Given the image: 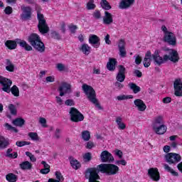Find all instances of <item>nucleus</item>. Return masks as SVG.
Wrapping results in <instances>:
<instances>
[{
  "mask_svg": "<svg viewBox=\"0 0 182 182\" xmlns=\"http://www.w3.org/2000/svg\"><path fill=\"white\" fill-rule=\"evenodd\" d=\"M119 166L112 164H101L97 167L88 168L85 171V177L88 182H100L99 173H104L107 176H114L119 173Z\"/></svg>",
  "mask_w": 182,
  "mask_h": 182,
  "instance_id": "f257e3e1",
  "label": "nucleus"
},
{
  "mask_svg": "<svg viewBox=\"0 0 182 182\" xmlns=\"http://www.w3.org/2000/svg\"><path fill=\"white\" fill-rule=\"evenodd\" d=\"M165 52H168V55H164V57L160 56V50H156L154 54L151 55L154 63L160 66L163 63L171 60L173 63H177L180 60V57L178 56V53L174 49L166 48Z\"/></svg>",
  "mask_w": 182,
  "mask_h": 182,
  "instance_id": "f03ea898",
  "label": "nucleus"
},
{
  "mask_svg": "<svg viewBox=\"0 0 182 182\" xmlns=\"http://www.w3.org/2000/svg\"><path fill=\"white\" fill-rule=\"evenodd\" d=\"M82 89L85 93V95L87 96V98L91 103L93 105H95V107H97L100 110H102V106L100 105V103L97 101V98H96V91H95V89L90 85H88L87 84H83L82 86Z\"/></svg>",
  "mask_w": 182,
  "mask_h": 182,
  "instance_id": "7ed1b4c3",
  "label": "nucleus"
},
{
  "mask_svg": "<svg viewBox=\"0 0 182 182\" xmlns=\"http://www.w3.org/2000/svg\"><path fill=\"white\" fill-rule=\"evenodd\" d=\"M28 42L30 43V45L40 53H43L45 52V44L41 40L39 35L36 33H31L28 38Z\"/></svg>",
  "mask_w": 182,
  "mask_h": 182,
  "instance_id": "20e7f679",
  "label": "nucleus"
},
{
  "mask_svg": "<svg viewBox=\"0 0 182 182\" xmlns=\"http://www.w3.org/2000/svg\"><path fill=\"white\" fill-rule=\"evenodd\" d=\"M153 130L156 134H164L167 132V126L164 125L163 117H158L153 124Z\"/></svg>",
  "mask_w": 182,
  "mask_h": 182,
  "instance_id": "39448f33",
  "label": "nucleus"
},
{
  "mask_svg": "<svg viewBox=\"0 0 182 182\" xmlns=\"http://www.w3.org/2000/svg\"><path fill=\"white\" fill-rule=\"evenodd\" d=\"M37 18L38 21V28L39 32L42 35L48 33V32H49V26H48V23H46V20H45L43 14H41V11H37Z\"/></svg>",
  "mask_w": 182,
  "mask_h": 182,
  "instance_id": "423d86ee",
  "label": "nucleus"
},
{
  "mask_svg": "<svg viewBox=\"0 0 182 182\" xmlns=\"http://www.w3.org/2000/svg\"><path fill=\"white\" fill-rule=\"evenodd\" d=\"M70 120L73 123H79L85 120V116L77 109L75 107L70 108Z\"/></svg>",
  "mask_w": 182,
  "mask_h": 182,
  "instance_id": "0eeeda50",
  "label": "nucleus"
},
{
  "mask_svg": "<svg viewBox=\"0 0 182 182\" xmlns=\"http://www.w3.org/2000/svg\"><path fill=\"white\" fill-rule=\"evenodd\" d=\"M165 159L168 164H177V163L181 161V156L176 153H168L165 156Z\"/></svg>",
  "mask_w": 182,
  "mask_h": 182,
  "instance_id": "6e6552de",
  "label": "nucleus"
},
{
  "mask_svg": "<svg viewBox=\"0 0 182 182\" xmlns=\"http://www.w3.org/2000/svg\"><path fill=\"white\" fill-rule=\"evenodd\" d=\"M163 41L171 46H176V45H177V38L176 37V34L171 31H169V33H167L166 34H164Z\"/></svg>",
  "mask_w": 182,
  "mask_h": 182,
  "instance_id": "1a4fd4ad",
  "label": "nucleus"
},
{
  "mask_svg": "<svg viewBox=\"0 0 182 182\" xmlns=\"http://www.w3.org/2000/svg\"><path fill=\"white\" fill-rule=\"evenodd\" d=\"M58 91L61 97L72 93V85L68 82H63L58 87Z\"/></svg>",
  "mask_w": 182,
  "mask_h": 182,
  "instance_id": "9d476101",
  "label": "nucleus"
},
{
  "mask_svg": "<svg viewBox=\"0 0 182 182\" xmlns=\"http://www.w3.org/2000/svg\"><path fill=\"white\" fill-rule=\"evenodd\" d=\"M0 85L3 87L1 90L6 93H9V87L12 86V80L0 75Z\"/></svg>",
  "mask_w": 182,
  "mask_h": 182,
  "instance_id": "9b49d317",
  "label": "nucleus"
},
{
  "mask_svg": "<svg viewBox=\"0 0 182 182\" xmlns=\"http://www.w3.org/2000/svg\"><path fill=\"white\" fill-rule=\"evenodd\" d=\"M23 13L21 14V21H29L32 18V9L30 6H21Z\"/></svg>",
  "mask_w": 182,
  "mask_h": 182,
  "instance_id": "f8f14e48",
  "label": "nucleus"
},
{
  "mask_svg": "<svg viewBox=\"0 0 182 182\" xmlns=\"http://www.w3.org/2000/svg\"><path fill=\"white\" fill-rule=\"evenodd\" d=\"M174 95L178 97H182V80L180 78L176 79L173 82Z\"/></svg>",
  "mask_w": 182,
  "mask_h": 182,
  "instance_id": "ddd939ff",
  "label": "nucleus"
},
{
  "mask_svg": "<svg viewBox=\"0 0 182 182\" xmlns=\"http://www.w3.org/2000/svg\"><path fill=\"white\" fill-rule=\"evenodd\" d=\"M102 163H113L114 157L108 151H103L100 154Z\"/></svg>",
  "mask_w": 182,
  "mask_h": 182,
  "instance_id": "4468645a",
  "label": "nucleus"
},
{
  "mask_svg": "<svg viewBox=\"0 0 182 182\" xmlns=\"http://www.w3.org/2000/svg\"><path fill=\"white\" fill-rule=\"evenodd\" d=\"M126 68L120 65L118 66V73L116 76V80L117 82H123L124 79H126Z\"/></svg>",
  "mask_w": 182,
  "mask_h": 182,
  "instance_id": "2eb2a0df",
  "label": "nucleus"
},
{
  "mask_svg": "<svg viewBox=\"0 0 182 182\" xmlns=\"http://www.w3.org/2000/svg\"><path fill=\"white\" fill-rule=\"evenodd\" d=\"M148 175L154 181H159L160 180V173L156 168H151L148 170Z\"/></svg>",
  "mask_w": 182,
  "mask_h": 182,
  "instance_id": "dca6fc26",
  "label": "nucleus"
},
{
  "mask_svg": "<svg viewBox=\"0 0 182 182\" xmlns=\"http://www.w3.org/2000/svg\"><path fill=\"white\" fill-rule=\"evenodd\" d=\"M88 42L93 46V48H97L100 46V38L95 34L90 36Z\"/></svg>",
  "mask_w": 182,
  "mask_h": 182,
  "instance_id": "f3484780",
  "label": "nucleus"
},
{
  "mask_svg": "<svg viewBox=\"0 0 182 182\" xmlns=\"http://www.w3.org/2000/svg\"><path fill=\"white\" fill-rule=\"evenodd\" d=\"M119 51V56L121 58H126L127 53L126 52V42L123 39H120L118 43Z\"/></svg>",
  "mask_w": 182,
  "mask_h": 182,
  "instance_id": "a211bd4d",
  "label": "nucleus"
},
{
  "mask_svg": "<svg viewBox=\"0 0 182 182\" xmlns=\"http://www.w3.org/2000/svg\"><path fill=\"white\" fill-rule=\"evenodd\" d=\"M134 5V0H121L119 4V9H129Z\"/></svg>",
  "mask_w": 182,
  "mask_h": 182,
  "instance_id": "6ab92c4d",
  "label": "nucleus"
},
{
  "mask_svg": "<svg viewBox=\"0 0 182 182\" xmlns=\"http://www.w3.org/2000/svg\"><path fill=\"white\" fill-rule=\"evenodd\" d=\"M104 25H112L113 23V15L109 11H105V16L102 18Z\"/></svg>",
  "mask_w": 182,
  "mask_h": 182,
  "instance_id": "aec40b11",
  "label": "nucleus"
},
{
  "mask_svg": "<svg viewBox=\"0 0 182 182\" xmlns=\"http://www.w3.org/2000/svg\"><path fill=\"white\" fill-rule=\"evenodd\" d=\"M134 105L136 106V107H137L139 112H144V110L147 109V106L144 102L140 99L135 100L134 101Z\"/></svg>",
  "mask_w": 182,
  "mask_h": 182,
  "instance_id": "412c9836",
  "label": "nucleus"
},
{
  "mask_svg": "<svg viewBox=\"0 0 182 182\" xmlns=\"http://www.w3.org/2000/svg\"><path fill=\"white\" fill-rule=\"evenodd\" d=\"M117 61L114 58H109V61L107 63V69L110 72L116 70V64Z\"/></svg>",
  "mask_w": 182,
  "mask_h": 182,
  "instance_id": "4be33fe9",
  "label": "nucleus"
},
{
  "mask_svg": "<svg viewBox=\"0 0 182 182\" xmlns=\"http://www.w3.org/2000/svg\"><path fill=\"white\" fill-rule=\"evenodd\" d=\"M16 42L20 45L21 48H24L25 50L31 51L32 50V46H29L26 41L21 39H16Z\"/></svg>",
  "mask_w": 182,
  "mask_h": 182,
  "instance_id": "5701e85b",
  "label": "nucleus"
},
{
  "mask_svg": "<svg viewBox=\"0 0 182 182\" xmlns=\"http://www.w3.org/2000/svg\"><path fill=\"white\" fill-rule=\"evenodd\" d=\"M151 52L150 50H148L146 53L145 54V58H144V68H149L151 65Z\"/></svg>",
  "mask_w": 182,
  "mask_h": 182,
  "instance_id": "b1692460",
  "label": "nucleus"
},
{
  "mask_svg": "<svg viewBox=\"0 0 182 182\" xmlns=\"http://www.w3.org/2000/svg\"><path fill=\"white\" fill-rule=\"evenodd\" d=\"M70 163L71 167H73V168H75V170H79V168H80V167L82 166L80 162H79V161H77V159H75V158L73 157L70 158Z\"/></svg>",
  "mask_w": 182,
  "mask_h": 182,
  "instance_id": "393cba45",
  "label": "nucleus"
},
{
  "mask_svg": "<svg viewBox=\"0 0 182 182\" xmlns=\"http://www.w3.org/2000/svg\"><path fill=\"white\" fill-rule=\"evenodd\" d=\"M12 123L17 127H23L25 125V119H23L22 117H18L13 120Z\"/></svg>",
  "mask_w": 182,
  "mask_h": 182,
  "instance_id": "a878e982",
  "label": "nucleus"
},
{
  "mask_svg": "<svg viewBox=\"0 0 182 182\" xmlns=\"http://www.w3.org/2000/svg\"><path fill=\"white\" fill-rule=\"evenodd\" d=\"M9 93H11L14 97H19V88L16 85H13L12 87H9Z\"/></svg>",
  "mask_w": 182,
  "mask_h": 182,
  "instance_id": "bb28decb",
  "label": "nucleus"
},
{
  "mask_svg": "<svg viewBox=\"0 0 182 182\" xmlns=\"http://www.w3.org/2000/svg\"><path fill=\"white\" fill-rule=\"evenodd\" d=\"M20 168L21 170H31L32 169V164L28 161H25L19 164Z\"/></svg>",
  "mask_w": 182,
  "mask_h": 182,
  "instance_id": "cd10ccee",
  "label": "nucleus"
},
{
  "mask_svg": "<svg viewBox=\"0 0 182 182\" xmlns=\"http://www.w3.org/2000/svg\"><path fill=\"white\" fill-rule=\"evenodd\" d=\"M6 70L8 72H14L15 70V65L9 59L6 60Z\"/></svg>",
  "mask_w": 182,
  "mask_h": 182,
  "instance_id": "c85d7f7f",
  "label": "nucleus"
},
{
  "mask_svg": "<svg viewBox=\"0 0 182 182\" xmlns=\"http://www.w3.org/2000/svg\"><path fill=\"white\" fill-rule=\"evenodd\" d=\"M80 50H82V53L86 56L89 55L90 53V46L86 43H83L80 48Z\"/></svg>",
  "mask_w": 182,
  "mask_h": 182,
  "instance_id": "c756f323",
  "label": "nucleus"
},
{
  "mask_svg": "<svg viewBox=\"0 0 182 182\" xmlns=\"http://www.w3.org/2000/svg\"><path fill=\"white\" fill-rule=\"evenodd\" d=\"M128 86L131 90H133V92L136 95L139 93L141 90V88H140L137 85H136L134 82H129L128 84Z\"/></svg>",
  "mask_w": 182,
  "mask_h": 182,
  "instance_id": "7c9ffc66",
  "label": "nucleus"
},
{
  "mask_svg": "<svg viewBox=\"0 0 182 182\" xmlns=\"http://www.w3.org/2000/svg\"><path fill=\"white\" fill-rule=\"evenodd\" d=\"M16 43V41L9 40L5 43V46L10 50H14L16 49V46H18Z\"/></svg>",
  "mask_w": 182,
  "mask_h": 182,
  "instance_id": "2f4dec72",
  "label": "nucleus"
},
{
  "mask_svg": "<svg viewBox=\"0 0 182 182\" xmlns=\"http://www.w3.org/2000/svg\"><path fill=\"white\" fill-rule=\"evenodd\" d=\"M9 146V141L5 139L4 136H0V149H6Z\"/></svg>",
  "mask_w": 182,
  "mask_h": 182,
  "instance_id": "473e14b6",
  "label": "nucleus"
},
{
  "mask_svg": "<svg viewBox=\"0 0 182 182\" xmlns=\"http://www.w3.org/2000/svg\"><path fill=\"white\" fill-rule=\"evenodd\" d=\"M116 123L118 126V129L119 130H124L126 129V124H124L122 122V119L120 117H117L116 119Z\"/></svg>",
  "mask_w": 182,
  "mask_h": 182,
  "instance_id": "72a5a7b5",
  "label": "nucleus"
},
{
  "mask_svg": "<svg viewBox=\"0 0 182 182\" xmlns=\"http://www.w3.org/2000/svg\"><path fill=\"white\" fill-rule=\"evenodd\" d=\"M100 5L102 9H105V11H109L112 9V6H110L107 0H102L100 2Z\"/></svg>",
  "mask_w": 182,
  "mask_h": 182,
  "instance_id": "f704fd0d",
  "label": "nucleus"
},
{
  "mask_svg": "<svg viewBox=\"0 0 182 182\" xmlns=\"http://www.w3.org/2000/svg\"><path fill=\"white\" fill-rule=\"evenodd\" d=\"M6 179L9 182H16V180H18V176L15 175L14 173H9L6 176Z\"/></svg>",
  "mask_w": 182,
  "mask_h": 182,
  "instance_id": "c9c22d12",
  "label": "nucleus"
},
{
  "mask_svg": "<svg viewBox=\"0 0 182 182\" xmlns=\"http://www.w3.org/2000/svg\"><path fill=\"white\" fill-rule=\"evenodd\" d=\"M164 169L168 173H171L172 176H173L174 177H178V173L173 171V168H171V167L168 164H164Z\"/></svg>",
  "mask_w": 182,
  "mask_h": 182,
  "instance_id": "e433bc0d",
  "label": "nucleus"
},
{
  "mask_svg": "<svg viewBox=\"0 0 182 182\" xmlns=\"http://www.w3.org/2000/svg\"><path fill=\"white\" fill-rule=\"evenodd\" d=\"M82 137L84 141H89L90 140V132L86 130L82 132Z\"/></svg>",
  "mask_w": 182,
  "mask_h": 182,
  "instance_id": "4c0bfd02",
  "label": "nucleus"
},
{
  "mask_svg": "<svg viewBox=\"0 0 182 182\" xmlns=\"http://www.w3.org/2000/svg\"><path fill=\"white\" fill-rule=\"evenodd\" d=\"M9 110L11 114L13 116H16L18 111L16 110V107L14 104L9 105Z\"/></svg>",
  "mask_w": 182,
  "mask_h": 182,
  "instance_id": "58836bf2",
  "label": "nucleus"
},
{
  "mask_svg": "<svg viewBox=\"0 0 182 182\" xmlns=\"http://www.w3.org/2000/svg\"><path fill=\"white\" fill-rule=\"evenodd\" d=\"M82 159L85 163H89L92 160V153L87 152L82 155Z\"/></svg>",
  "mask_w": 182,
  "mask_h": 182,
  "instance_id": "ea45409f",
  "label": "nucleus"
},
{
  "mask_svg": "<svg viewBox=\"0 0 182 182\" xmlns=\"http://www.w3.org/2000/svg\"><path fill=\"white\" fill-rule=\"evenodd\" d=\"M95 8H96V4H95V0H90L87 4L86 9L88 11H92V10L95 9Z\"/></svg>",
  "mask_w": 182,
  "mask_h": 182,
  "instance_id": "a19ab883",
  "label": "nucleus"
},
{
  "mask_svg": "<svg viewBox=\"0 0 182 182\" xmlns=\"http://www.w3.org/2000/svg\"><path fill=\"white\" fill-rule=\"evenodd\" d=\"M29 144H31V142L26 141H17L16 142L17 147H23V146H29Z\"/></svg>",
  "mask_w": 182,
  "mask_h": 182,
  "instance_id": "79ce46f5",
  "label": "nucleus"
},
{
  "mask_svg": "<svg viewBox=\"0 0 182 182\" xmlns=\"http://www.w3.org/2000/svg\"><path fill=\"white\" fill-rule=\"evenodd\" d=\"M28 136L31 137V140H33L34 141H38V140H39V136L36 132L28 133Z\"/></svg>",
  "mask_w": 182,
  "mask_h": 182,
  "instance_id": "37998d69",
  "label": "nucleus"
},
{
  "mask_svg": "<svg viewBox=\"0 0 182 182\" xmlns=\"http://www.w3.org/2000/svg\"><path fill=\"white\" fill-rule=\"evenodd\" d=\"M55 177L57 178L55 179V181L58 182H62L65 180V178H63V176L62 175V173H60V171L55 172Z\"/></svg>",
  "mask_w": 182,
  "mask_h": 182,
  "instance_id": "c03bdc74",
  "label": "nucleus"
},
{
  "mask_svg": "<svg viewBox=\"0 0 182 182\" xmlns=\"http://www.w3.org/2000/svg\"><path fill=\"white\" fill-rule=\"evenodd\" d=\"M51 37L53 39L60 41V34H59V33L56 32L55 31H51Z\"/></svg>",
  "mask_w": 182,
  "mask_h": 182,
  "instance_id": "a18cd8bd",
  "label": "nucleus"
},
{
  "mask_svg": "<svg viewBox=\"0 0 182 182\" xmlns=\"http://www.w3.org/2000/svg\"><path fill=\"white\" fill-rule=\"evenodd\" d=\"M26 156H27V157H29V159H30L31 161H32V163H35V161H36V158L35 157V156L33 154H32V153H31L29 151H26Z\"/></svg>",
  "mask_w": 182,
  "mask_h": 182,
  "instance_id": "49530a36",
  "label": "nucleus"
},
{
  "mask_svg": "<svg viewBox=\"0 0 182 182\" xmlns=\"http://www.w3.org/2000/svg\"><path fill=\"white\" fill-rule=\"evenodd\" d=\"M5 127H6L7 130H11V132H14L15 133H18V129L14 127H12L9 123L5 124Z\"/></svg>",
  "mask_w": 182,
  "mask_h": 182,
  "instance_id": "de8ad7c7",
  "label": "nucleus"
},
{
  "mask_svg": "<svg viewBox=\"0 0 182 182\" xmlns=\"http://www.w3.org/2000/svg\"><path fill=\"white\" fill-rule=\"evenodd\" d=\"M114 85L115 86L116 89H117L118 90H120L124 87V85H123L122 82L119 81H116L114 83Z\"/></svg>",
  "mask_w": 182,
  "mask_h": 182,
  "instance_id": "09e8293b",
  "label": "nucleus"
},
{
  "mask_svg": "<svg viewBox=\"0 0 182 182\" xmlns=\"http://www.w3.org/2000/svg\"><path fill=\"white\" fill-rule=\"evenodd\" d=\"M12 12H14V9L9 6H6L4 9V13L6 15H11Z\"/></svg>",
  "mask_w": 182,
  "mask_h": 182,
  "instance_id": "8fccbe9b",
  "label": "nucleus"
},
{
  "mask_svg": "<svg viewBox=\"0 0 182 182\" xmlns=\"http://www.w3.org/2000/svg\"><path fill=\"white\" fill-rule=\"evenodd\" d=\"M65 106H75V100L73 99H68L65 102Z\"/></svg>",
  "mask_w": 182,
  "mask_h": 182,
  "instance_id": "3c124183",
  "label": "nucleus"
},
{
  "mask_svg": "<svg viewBox=\"0 0 182 182\" xmlns=\"http://www.w3.org/2000/svg\"><path fill=\"white\" fill-rule=\"evenodd\" d=\"M56 68L59 72H63V70H65L66 68L65 67V65L62 63H58L56 65Z\"/></svg>",
  "mask_w": 182,
  "mask_h": 182,
  "instance_id": "603ef678",
  "label": "nucleus"
},
{
  "mask_svg": "<svg viewBox=\"0 0 182 182\" xmlns=\"http://www.w3.org/2000/svg\"><path fill=\"white\" fill-rule=\"evenodd\" d=\"M39 123L42 125L43 127H48V125H46V119L44 117H40Z\"/></svg>",
  "mask_w": 182,
  "mask_h": 182,
  "instance_id": "864d4df0",
  "label": "nucleus"
},
{
  "mask_svg": "<svg viewBox=\"0 0 182 182\" xmlns=\"http://www.w3.org/2000/svg\"><path fill=\"white\" fill-rule=\"evenodd\" d=\"M92 15L95 19H100L102 18V14L100 11H94Z\"/></svg>",
  "mask_w": 182,
  "mask_h": 182,
  "instance_id": "5fc2aeb1",
  "label": "nucleus"
},
{
  "mask_svg": "<svg viewBox=\"0 0 182 182\" xmlns=\"http://www.w3.org/2000/svg\"><path fill=\"white\" fill-rule=\"evenodd\" d=\"M104 39L107 45H112V41H110V35L107 34Z\"/></svg>",
  "mask_w": 182,
  "mask_h": 182,
  "instance_id": "6e6d98bb",
  "label": "nucleus"
},
{
  "mask_svg": "<svg viewBox=\"0 0 182 182\" xmlns=\"http://www.w3.org/2000/svg\"><path fill=\"white\" fill-rule=\"evenodd\" d=\"M134 58L136 65H140L141 63V57L139 55H135Z\"/></svg>",
  "mask_w": 182,
  "mask_h": 182,
  "instance_id": "4d7b16f0",
  "label": "nucleus"
},
{
  "mask_svg": "<svg viewBox=\"0 0 182 182\" xmlns=\"http://www.w3.org/2000/svg\"><path fill=\"white\" fill-rule=\"evenodd\" d=\"M134 75L136 77H141V76H143V73L140 70H135L134 71Z\"/></svg>",
  "mask_w": 182,
  "mask_h": 182,
  "instance_id": "13d9d810",
  "label": "nucleus"
},
{
  "mask_svg": "<svg viewBox=\"0 0 182 182\" xmlns=\"http://www.w3.org/2000/svg\"><path fill=\"white\" fill-rule=\"evenodd\" d=\"M93 147H95V143H93L92 141L87 142L86 149H93Z\"/></svg>",
  "mask_w": 182,
  "mask_h": 182,
  "instance_id": "bf43d9fd",
  "label": "nucleus"
},
{
  "mask_svg": "<svg viewBox=\"0 0 182 182\" xmlns=\"http://www.w3.org/2000/svg\"><path fill=\"white\" fill-rule=\"evenodd\" d=\"M163 103L168 105V103H171V97H166L162 100Z\"/></svg>",
  "mask_w": 182,
  "mask_h": 182,
  "instance_id": "052dcab7",
  "label": "nucleus"
},
{
  "mask_svg": "<svg viewBox=\"0 0 182 182\" xmlns=\"http://www.w3.org/2000/svg\"><path fill=\"white\" fill-rule=\"evenodd\" d=\"M55 99H56V103H58V105H59L60 106H62V105H63V100H62L60 97L57 96L55 97Z\"/></svg>",
  "mask_w": 182,
  "mask_h": 182,
  "instance_id": "680f3d73",
  "label": "nucleus"
},
{
  "mask_svg": "<svg viewBox=\"0 0 182 182\" xmlns=\"http://www.w3.org/2000/svg\"><path fill=\"white\" fill-rule=\"evenodd\" d=\"M55 137L57 139H60V129H55Z\"/></svg>",
  "mask_w": 182,
  "mask_h": 182,
  "instance_id": "e2e57ef3",
  "label": "nucleus"
},
{
  "mask_svg": "<svg viewBox=\"0 0 182 182\" xmlns=\"http://www.w3.org/2000/svg\"><path fill=\"white\" fill-rule=\"evenodd\" d=\"M69 29H70L71 33H75L76 29H77V26H70Z\"/></svg>",
  "mask_w": 182,
  "mask_h": 182,
  "instance_id": "0e129e2a",
  "label": "nucleus"
},
{
  "mask_svg": "<svg viewBox=\"0 0 182 182\" xmlns=\"http://www.w3.org/2000/svg\"><path fill=\"white\" fill-rule=\"evenodd\" d=\"M46 82H55V77L53 76H48L46 77Z\"/></svg>",
  "mask_w": 182,
  "mask_h": 182,
  "instance_id": "69168bd1",
  "label": "nucleus"
},
{
  "mask_svg": "<svg viewBox=\"0 0 182 182\" xmlns=\"http://www.w3.org/2000/svg\"><path fill=\"white\" fill-rule=\"evenodd\" d=\"M115 154L116 156H118L120 159H122L123 157V152L119 149L115 150Z\"/></svg>",
  "mask_w": 182,
  "mask_h": 182,
  "instance_id": "338daca9",
  "label": "nucleus"
},
{
  "mask_svg": "<svg viewBox=\"0 0 182 182\" xmlns=\"http://www.w3.org/2000/svg\"><path fill=\"white\" fill-rule=\"evenodd\" d=\"M50 171V168H44L40 171L41 174H48Z\"/></svg>",
  "mask_w": 182,
  "mask_h": 182,
  "instance_id": "774afa93",
  "label": "nucleus"
}]
</instances>
